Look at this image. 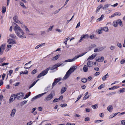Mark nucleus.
Wrapping results in <instances>:
<instances>
[{
	"label": "nucleus",
	"mask_w": 125,
	"mask_h": 125,
	"mask_svg": "<svg viewBox=\"0 0 125 125\" xmlns=\"http://www.w3.org/2000/svg\"><path fill=\"white\" fill-rule=\"evenodd\" d=\"M37 71L36 70H34L31 72V73L32 74H34L35 73L37 72Z\"/></svg>",
	"instance_id": "obj_53"
},
{
	"label": "nucleus",
	"mask_w": 125,
	"mask_h": 125,
	"mask_svg": "<svg viewBox=\"0 0 125 125\" xmlns=\"http://www.w3.org/2000/svg\"><path fill=\"white\" fill-rule=\"evenodd\" d=\"M121 124L122 125H125V120L121 121Z\"/></svg>",
	"instance_id": "obj_57"
},
{
	"label": "nucleus",
	"mask_w": 125,
	"mask_h": 125,
	"mask_svg": "<svg viewBox=\"0 0 125 125\" xmlns=\"http://www.w3.org/2000/svg\"><path fill=\"white\" fill-rule=\"evenodd\" d=\"M67 88L66 87H63L61 90V94H62L64 93L66 90Z\"/></svg>",
	"instance_id": "obj_24"
},
{
	"label": "nucleus",
	"mask_w": 125,
	"mask_h": 125,
	"mask_svg": "<svg viewBox=\"0 0 125 125\" xmlns=\"http://www.w3.org/2000/svg\"><path fill=\"white\" fill-rule=\"evenodd\" d=\"M16 98L15 94H13L12 95L9 100V102H12L15 100Z\"/></svg>",
	"instance_id": "obj_13"
},
{
	"label": "nucleus",
	"mask_w": 125,
	"mask_h": 125,
	"mask_svg": "<svg viewBox=\"0 0 125 125\" xmlns=\"http://www.w3.org/2000/svg\"><path fill=\"white\" fill-rule=\"evenodd\" d=\"M88 67L86 65H84L83 68V71L84 72H86L88 71Z\"/></svg>",
	"instance_id": "obj_25"
},
{
	"label": "nucleus",
	"mask_w": 125,
	"mask_h": 125,
	"mask_svg": "<svg viewBox=\"0 0 125 125\" xmlns=\"http://www.w3.org/2000/svg\"><path fill=\"white\" fill-rule=\"evenodd\" d=\"M102 31V30H101V28H100V30H98V33L99 34H100L102 33L101 31Z\"/></svg>",
	"instance_id": "obj_59"
},
{
	"label": "nucleus",
	"mask_w": 125,
	"mask_h": 125,
	"mask_svg": "<svg viewBox=\"0 0 125 125\" xmlns=\"http://www.w3.org/2000/svg\"><path fill=\"white\" fill-rule=\"evenodd\" d=\"M82 95V94L78 96V98L77 99V100L75 101V102H76L77 101L81 98Z\"/></svg>",
	"instance_id": "obj_45"
},
{
	"label": "nucleus",
	"mask_w": 125,
	"mask_h": 125,
	"mask_svg": "<svg viewBox=\"0 0 125 125\" xmlns=\"http://www.w3.org/2000/svg\"><path fill=\"white\" fill-rule=\"evenodd\" d=\"M90 95H88L87 96H85L83 98V100H85L88 98L90 96Z\"/></svg>",
	"instance_id": "obj_51"
},
{
	"label": "nucleus",
	"mask_w": 125,
	"mask_h": 125,
	"mask_svg": "<svg viewBox=\"0 0 125 125\" xmlns=\"http://www.w3.org/2000/svg\"><path fill=\"white\" fill-rule=\"evenodd\" d=\"M101 30H102V31H104L106 32H108V28L107 27H101Z\"/></svg>",
	"instance_id": "obj_22"
},
{
	"label": "nucleus",
	"mask_w": 125,
	"mask_h": 125,
	"mask_svg": "<svg viewBox=\"0 0 125 125\" xmlns=\"http://www.w3.org/2000/svg\"><path fill=\"white\" fill-rule=\"evenodd\" d=\"M31 92H29L28 94L26 95L24 98V99H25L28 97L30 95Z\"/></svg>",
	"instance_id": "obj_41"
},
{
	"label": "nucleus",
	"mask_w": 125,
	"mask_h": 125,
	"mask_svg": "<svg viewBox=\"0 0 125 125\" xmlns=\"http://www.w3.org/2000/svg\"><path fill=\"white\" fill-rule=\"evenodd\" d=\"M95 60L97 62H102L104 60V58L102 56L101 57V58H99V57H96Z\"/></svg>",
	"instance_id": "obj_19"
},
{
	"label": "nucleus",
	"mask_w": 125,
	"mask_h": 125,
	"mask_svg": "<svg viewBox=\"0 0 125 125\" xmlns=\"http://www.w3.org/2000/svg\"><path fill=\"white\" fill-rule=\"evenodd\" d=\"M24 28L26 31V32L27 34L28 35H30L34 36L35 34L34 33H29L30 32V31L28 29L27 27L26 26H24Z\"/></svg>",
	"instance_id": "obj_11"
},
{
	"label": "nucleus",
	"mask_w": 125,
	"mask_h": 125,
	"mask_svg": "<svg viewBox=\"0 0 125 125\" xmlns=\"http://www.w3.org/2000/svg\"><path fill=\"white\" fill-rule=\"evenodd\" d=\"M113 25L115 27H117L118 25L117 20L114 21L113 23Z\"/></svg>",
	"instance_id": "obj_31"
},
{
	"label": "nucleus",
	"mask_w": 125,
	"mask_h": 125,
	"mask_svg": "<svg viewBox=\"0 0 125 125\" xmlns=\"http://www.w3.org/2000/svg\"><path fill=\"white\" fill-rule=\"evenodd\" d=\"M117 24L120 25L122 27L123 26L122 23L120 19L117 20Z\"/></svg>",
	"instance_id": "obj_27"
},
{
	"label": "nucleus",
	"mask_w": 125,
	"mask_h": 125,
	"mask_svg": "<svg viewBox=\"0 0 125 125\" xmlns=\"http://www.w3.org/2000/svg\"><path fill=\"white\" fill-rule=\"evenodd\" d=\"M62 64L57 63L54 65L51 68V70L54 69L57 67H59Z\"/></svg>",
	"instance_id": "obj_16"
},
{
	"label": "nucleus",
	"mask_w": 125,
	"mask_h": 125,
	"mask_svg": "<svg viewBox=\"0 0 125 125\" xmlns=\"http://www.w3.org/2000/svg\"><path fill=\"white\" fill-rule=\"evenodd\" d=\"M77 68L76 66H73L71 67L66 72V74L63 77V80H64L67 79L71 73H73Z\"/></svg>",
	"instance_id": "obj_2"
},
{
	"label": "nucleus",
	"mask_w": 125,
	"mask_h": 125,
	"mask_svg": "<svg viewBox=\"0 0 125 125\" xmlns=\"http://www.w3.org/2000/svg\"><path fill=\"white\" fill-rule=\"evenodd\" d=\"M87 81V79L85 78H83L82 80V81L83 83H86Z\"/></svg>",
	"instance_id": "obj_40"
},
{
	"label": "nucleus",
	"mask_w": 125,
	"mask_h": 125,
	"mask_svg": "<svg viewBox=\"0 0 125 125\" xmlns=\"http://www.w3.org/2000/svg\"><path fill=\"white\" fill-rule=\"evenodd\" d=\"M110 4H107L104 5L103 8V9L104 10H105L109 6Z\"/></svg>",
	"instance_id": "obj_36"
},
{
	"label": "nucleus",
	"mask_w": 125,
	"mask_h": 125,
	"mask_svg": "<svg viewBox=\"0 0 125 125\" xmlns=\"http://www.w3.org/2000/svg\"><path fill=\"white\" fill-rule=\"evenodd\" d=\"M118 5V4L117 3H116L114 4L113 5H111V6L115 7L117 6Z\"/></svg>",
	"instance_id": "obj_64"
},
{
	"label": "nucleus",
	"mask_w": 125,
	"mask_h": 125,
	"mask_svg": "<svg viewBox=\"0 0 125 125\" xmlns=\"http://www.w3.org/2000/svg\"><path fill=\"white\" fill-rule=\"evenodd\" d=\"M61 80V79L60 78H58L56 79L55 80V82H56L57 83L58 82H59Z\"/></svg>",
	"instance_id": "obj_61"
},
{
	"label": "nucleus",
	"mask_w": 125,
	"mask_h": 125,
	"mask_svg": "<svg viewBox=\"0 0 125 125\" xmlns=\"http://www.w3.org/2000/svg\"><path fill=\"white\" fill-rule=\"evenodd\" d=\"M53 26H52L50 27L47 30V31L49 32L50 31H51L53 28Z\"/></svg>",
	"instance_id": "obj_42"
},
{
	"label": "nucleus",
	"mask_w": 125,
	"mask_h": 125,
	"mask_svg": "<svg viewBox=\"0 0 125 125\" xmlns=\"http://www.w3.org/2000/svg\"><path fill=\"white\" fill-rule=\"evenodd\" d=\"M104 17V16L103 15H102L97 20V21L99 22L102 21Z\"/></svg>",
	"instance_id": "obj_26"
},
{
	"label": "nucleus",
	"mask_w": 125,
	"mask_h": 125,
	"mask_svg": "<svg viewBox=\"0 0 125 125\" xmlns=\"http://www.w3.org/2000/svg\"><path fill=\"white\" fill-rule=\"evenodd\" d=\"M112 11V10H106L105 11V12L106 14H108L110 12H111Z\"/></svg>",
	"instance_id": "obj_55"
},
{
	"label": "nucleus",
	"mask_w": 125,
	"mask_h": 125,
	"mask_svg": "<svg viewBox=\"0 0 125 125\" xmlns=\"http://www.w3.org/2000/svg\"><path fill=\"white\" fill-rule=\"evenodd\" d=\"M68 40V38H67L65 39L64 40V42L65 45L67 43V42Z\"/></svg>",
	"instance_id": "obj_49"
},
{
	"label": "nucleus",
	"mask_w": 125,
	"mask_h": 125,
	"mask_svg": "<svg viewBox=\"0 0 125 125\" xmlns=\"http://www.w3.org/2000/svg\"><path fill=\"white\" fill-rule=\"evenodd\" d=\"M9 64V63H3L2 65H0V66H3L5 65H7Z\"/></svg>",
	"instance_id": "obj_60"
},
{
	"label": "nucleus",
	"mask_w": 125,
	"mask_h": 125,
	"mask_svg": "<svg viewBox=\"0 0 125 125\" xmlns=\"http://www.w3.org/2000/svg\"><path fill=\"white\" fill-rule=\"evenodd\" d=\"M55 92L54 91H52L51 93L48 94L45 98L44 100L45 101L47 102L48 101H50L52 99L53 96L55 95Z\"/></svg>",
	"instance_id": "obj_4"
},
{
	"label": "nucleus",
	"mask_w": 125,
	"mask_h": 125,
	"mask_svg": "<svg viewBox=\"0 0 125 125\" xmlns=\"http://www.w3.org/2000/svg\"><path fill=\"white\" fill-rule=\"evenodd\" d=\"M97 55V54L95 53L92 54L88 57V58L87 59V61H88L89 60H93L95 57Z\"/></svg>",
	"instance_id": "obj_14"
},
{
	"label": "nucleus",
	"mask_w": 125,
	"mask_h": 125,
	"mask_svg": "<svg viewBox=\"0 0 125 125\" xmlns=\"http://www.w3.org/2000/svg\"><path fill=\"white\" fill-rule=\"evenodd\" d=\"M59 101V99L57 98H55L53 101V103H55Z\"/></svg>",
	"instance_id": "obj_56"
},
{
	"label": "nucleus",
	"mask_w": 125,
	"mask_h": 125,
	"mask_svg": "<svg viewBox=\"0 0 125 125\" xmlns=\"http://www.w3.org/2000/svg\"><path fill=\"white\" fill-rule=\"evenodd\" d=\"M86 53V52H85L83 53H82L79 55L75 56L72 59L73 61H75V60H76L78 58L80 57H81L82 56H83Z\"/></svg>",
	"instance_id": "obj_17"
},
{
	"label": "nucleus",
	"mask_w": 125,
	"mask_h": 125,
	"mask_svg": "<svg viewBox=\"0 0 125 125\" xmlns=\"http://www.w3.org/2000/svg\"><path fill=\"white\" fill-rule=\"evenodd\" d=\"M16 111V109L15 108H13L11 111L10 114V116L12 117H14L15 116Z\"/></svg>",
	"instance_id": "obj_7"
},
{
	"label": "nucleus",
	"mask_w": 125,
	"mask_h": 125,
	"mask_svg": "<svg viewBox=\"0 0 125 125\" xmlns=\"http://www.w3.org/2000/svg\"><path fill=\"white\" fill-rule=\"evenodd\" d=\"M110 49L112 50H114L115 49V46L113 45H111L110 47Z\"/></svg>",
	"instance_id": "obj_47"
},
{
	"label": "nucleus",
	"mask_w": 125,
	"mask_h": 125,
	"mask_svg": "<svg viewBox=\"0 0 125 125\" xmlns=\"http://www.w3.org/2000/svg\"><path fill=\"white\" fill-rule=\"evenodd\" d=\"M20 5L24 9H27V8L25 6L24 3L22 2H20Z\"/></svg>",
	"instance_id": "obj_34"
},
{
	"label": "nucleus",
	"mask_w": 125,
	"mask_h": 125,
	"mask_svg": "<svg viewBox=\"0 0 125 125\" xmlns=\"http://www.w3.org/2000/svg\"><path fill=\"white\" fill-rule=\"evenodd\" d=\"M120 62L122 64L125 63V58L122 60Z\"/></svg>",
	"instance_id": "obj_48"
},
{
	"label": "nucleus",
	"mask_w": 125,
	"mask_h": 125,
	"mask_svg": "<svg viewBox=\"0 0 125 125\" xmlns=\"http://www.w3.org/2000/svg\"><path fill=\"white\" fill-rule=\"evenodd\" d=\"M60 55L58 54L52 58L51 59V61H53L57 60L60 57Z\"/></svg>",
	"instance_id": "obj_18"
},
{
	"label": "nucleus",
	"mask_w": 125,
	"mask_h": 125,
	"mask_svg": "<svg viewBox=\"0 0 125 125\" xmlns=\"http://www.w3.org/2000/svg\"><path fill=\"white\" fill-rule=\"evenodd\" d=\"M67 106L66 104H61V106L62 107H63Z\"/></svg>",
	"instance_id": "obj_54"
},
{
	"label": "nucleus",
	"mask_w": 125,
	"mask_h": 125,
	"mask_svg": "<svg viewBox=\"0 0 125 125\" xmlns=\"http://www.w3.org/2000/svg\"><path fill=\"white\" fill-rule=\"evenodd\" d=\"M62 8V7L61 8L59 9L55 10L54 12V14H56L58 13L61 9Z\"/></svg>",
	"instance_id": "obj_43"
},
{
	"label": "nucleus",
	"mask_w": 125,
	"mask_h": 125,
	"mask_svg": "<svg viewBox=\"0 0 125 125\" xmlns=\"http://www.w3.org/2000/svg\"><path fill=\"white\" fill-rule=\"evenodd\" d=\"M103 121V120H95L94 121V122L96 123H100V122H102Z\"/></svg>",
	"instance_id": "obj_46"
},
{
	"label": "nucleus",
	"mask_w": 125,
	"mask_h": 125,
	"mask_svg": "<svg viewBox=\"0 0 125 125\" xmlns=\"http://www.w3.org/2000/svg\"><path fill=\"white\" fill-rule=\"evenodd\" d=\"M55 31L59 32V33L62 32V30H60L58 29H55Z\"/></svg>",
	"instance_id": "obj_58"
},
{
	"label": "nucleus",
	"mask_w": 125,
	"mask_h": 125,
	"mask_svg": "<svg viewBox=\"0 0 125 125\" xmlns=\"http://www.w3.org/2000/svg\"><path fill=\"white\" fill-rule=\"evenodd\" d=\"M119 113L112 114L109 117V118H112L116 115Z\"/></svg>",
	"instance_id": "obj_28"
},
{
	"label": "nucleus",
	"mask_w": 125,
	"mask_h": 125,
	"mask_svg": "<svg viewBox=\"0 0 125 125\" xmlns=\"http://www.w3.org/2000/svg\"><path fill=\"white\" fill-rule=\"evenodd\" d=\"M2 12L3 13H5V12L6 10V7H5L4 6H3L2 7Z\"/></svg>",
	"instance_id": "obj_38"
},
{
	"label": "nucleus",
	"mask_w": 125,
	"mask_h": 125,
	"mask_svg": "<svg viewBox=\"0 0 125 125\" xmlns=\"http://www.w3.org/2000/svg\"><path fill=\"white\" fill-rule=\"evenodd\" d=\"M109 76L108 73H107L106 75L102 77V80L103 81H105L106 79Z\"/></svg>",
	"instance_id": "obj_29"
},
{
	"label": "nucleus",
	"mask_w": 125,
	"mask_h": 125,
	"mask_svg": "<svg viewBox=\"0 0 125 125\" xmlns=\"http://www.w3.org/2000/svg\"><path fill=\"white\" fill-rule=\"evenodd\" d=\"M39 80V79H38L36 81H34L33 83L31 84V85L30 86L29 88L30 89L33 86L35 83L37 82Z\"/></svg>",
	"instance_id": "obj_32"
},
{
	"label": "nucleus",
	"mask_w": 125,
	"mask_h": 125,
	"mask_svg": "<svg viewBox=\"0 0 125 125\" xmlns=\"http://www.w3.org/2000/svg\"><path fill=\"white\" fill-rule=\"evenodd\" d=\"M19 83H20L19 82H16V83H15L13 85H14L15 86H17L19 85Z\"/></svg>",
	"instance_id": "obj_63"
},
{
	"label": "nucleus",
	"mask_w": 125,
	"mask_h": 125,
	"mask_svg": "<svg viewBox=\"0 0 125 125\" xmlns=\"http://www.w3.org/2000/svg\"><path fill=\"white\" fill-rule=\"evenodd\" d=\"M16 36L14 34H10L9 36L8 39L7 40V42L11 44H15L17 43L15 40L14 39L16 38Z\"/></svg>",
	"instance_id": "obj_3"
},
{
	"label": "nucleus",
	"mask_w": 125,
	"mask_h": 125,
	"mask_svg": "<svg viewBox=\"0 0 125 125\" xmlns=\"http://www.w3.org/2000/svg\"><path fill=\"white\" fill-rule=\"evenodd\" d=\"M5 57H4L3 58H0V61L1 63L3 62L4 60H5Z\"/></svg>",
	"instance_id": "obj_52"
},
{
	"label": "nucleus",
	"mask_w": 125,
	"mask_h": 125,
	"mask_svg": "<svg viewBox=\"0 0 125 125\" xmlns=\"http://www.w3.org/2000/svg\"><path fill=\"white\" fill-rule=\"evenodd\" d=\"M13 19L14 21L15 22L19 24H22V22L18 20L17 16H14L13 18Z\"/></svg>",
	"instance_id": "obj_9"
},
{
	"label": "nucleus",
	"mask_w": 125,
	"mask_h": 125,
	"mask_svg": "<svg viewBox=\"0 0 125 125\" xmlns=\"http://www.w3.org/2000/svg\"><path fill=\"white\" fill-rule=\"evenodd\" d=\"M104 84H101L100 86H99L98 87V89H100L104 87Z\"/></svg>",
	"instance_id": "obj_44"
},
{
	"label": "nucleus",
	"mask_w": 125,
	"mask_h": 125,
	"mask_svg": "<svg viewBox=\"0 0 125 125\" xmlns=\"http://www.w3.org/2000/svg\"><path fill=\"white\" fill-rule=\"evenodd\" d=\"M117 45L120 48H121L122 47L121 44L120 43H118L117 44Z\"/></svg>",
	"instance_id": "obj_50"
},
{
	"label": "nucleus",
	"mask_w": 125,
	"mask_h": 125,
	"mask_svg": "<svg viewBox=\"0 0 125 125\" xmlns=\"http://www.w3.org/2000/svg\"><path fill=\"white\" fill-rule=\"evenodd\" d=\"M46 92H44V93H42L41 94H39L34 97L33 98H32L31 99V100L32 101H33L35 100V99H36L38 98H39L41 97H42L43 95L46 94Z\"/></svg>",
	"instance_id": "obj_8"
},
{
	"label": "nucleus",
	"mask_w": 125,
	"mask_h": 125,
	"mask_svg": "<svg viewBox=\"0 0 125 125\" xmlns=\"http://www.w3.org/2000/svg\"><path fill=\"white\" fill-rule=\"evenodd\" d=\"M31 62V61H30L29 62H28V63H26V64H25V67H24V68L26 69H29L31 67H26L27 66V65L29 64V63H30Z\"/></svg>",
	"instance_id": "obj_33"
},
{
	"label": "nucleus",
	"mask_w": 125,
	"mask_h": 125,
	"mask_svg": "<svg viewBox=\"0 0 125 125\" xmlns=\"http://www.w3.org/2000/svg\"><path fill=\"white\" fill-rule=\"evenodd\" d=\"M98 104H96L95 105H92L91 106L94 109H96L98 108Z\"/></svg>",
	"instance_id": "obj_35"
},
{
	"label": "nucleus",
	"mask_w": 125,
	"mask_h": 125,
	"mask_svg": "<svg viewBox=\"0 0 125 125\" xmlns=\"http://www.w3.org/2000/svg\"><path fill=\"white\" fill-rule=\"evenodd\" d=\"M88 37L89 36L88 34H83L80 37L79 42H81L84 39H87Z\"/></svg>",
	"instance_id": "obj_10"
},
{
	"label": "nucleus",
	"mask_w": 125,
	"mask_h": 125,
	"mask_svg": "<svg viewBox=\"0 0 125 125\" xmlns=\"http://www.w3.org/2000/svg\"><path fill=\"white\" fill-rule=\"evenodd\" d=\"M100 51V50L97 48L95 49L94 50V52H99Z\"/></svg>",
	"instance_id": "obj_62"
},
{
	"label": "nucleus",
	"mask_w": 125,
	"mask_h": 125,
	"mask_svg": "<svg viewBox=\"0 0 125 125\" xmlns=\"http://www.w3.org/2000/svg\"><path fill=\"white\" fill-rule=\"evenodd\" d=\"M73 62L72 59H69L67 60H65L64 61V62Z\"/></svg>",
	"instance_id": "obj_39"
},
{
	"label": "nucleus",
	"mask_w": 125,
	"mask_h": 125,
	"mask_svg": "<svg viewBox=\"0 0 125 125\" xmlns=\"http://www.w3.org/2000/svg\"><path fill=\"white\" fill-rule=\"evenodd\" d=\"M50 68H48L45 70L43 71L40 73L37 77V78L41 77L42 76H44L46 74L48 73V71L50 70Z\"/></svg>",
	"instance_id": "obj_5"
},
{
	"label": "nucleus",
	"mask_w": 125,
	"mask_h": 125,
	"mask_svg": "<svg viewBox=\"0 0 125 125\" xmlns=\"http://www.w3.org/2000/svg\"><path fill=\"white\" fill-rule=\"evenodd\" d=\"M121 15V13L120 12H116L112 15L109 16V17L110 18H111L115 16H120Z\"/></svg>",
	"instance_id": "obj_12"
},
{
	"label": "nucleus",
	"mask_w": 125,
	"mask_h": 125,
	"mask_svg": "<svg viewBox=\"0 0 125 125\" xmlns=\"http://www.w3.org/2000/svg\"><path fill=\"white\" fill-rule=\"evenodd\" d=\"M13 23L15 24L13 29L17 36L21 38H26V36L23 31L15 23Z\"/></svg>",
	"instance_id": "obj_1"
},
{
	"label": "nucleus",
	"mask_w": 125,
	"mask_h": 125,
	"mask_svg": "<svg viewBox=\"0 0 125 125\" xmlns=\"http://www.w3.org/2000/svg\"><path fill=\"white\" fill-rule=\"evenodd\" d=\"M6 46V44L5 43L1 45L0 47V49L3 52L5 50Z\"/></svg>",
	"instance_id": "obj_21"
},
{
	"label": "nucleus",
	"mask_w": 125,
	"mask_h": 125,
	"mask_svg": "<svg viewBox=\"0 0 125 125\" xmlns=\"http://www.w3.org/2000/svg\"><path fill=\"white\" fill-rule=\"evenodd\" d=\"M8 43V44L7 45V49L6 50V51H7V52L8 51L11 49L12 47V45L14 44L9 43Z\"/></svg>",
	"instance_id": "obj_20"
},
{
	"label": "nucleus",
	"mask_w": 125,
	"mask_h": 125,
	"mask_svg": "<svg viewBox=\"0 0 125 125\" xmlns=\"http://www.w3.org/2000/svg\"><path fill=\"white\" fill-rule=\"evenodd\" d=\"M125 92V88H123L119 90L118 92L119 93H121Z\"/></svg>",
	"instance_id": "obj_37"
},
{
	"label": "nucleus",
	"mask_w": 125,
	"mask_h": 125,
	"mask_svg": "<svg viewBox=\"0 0 125 125\" xmlns=\"http://www.w3.org/2000/svg\"><path fill=\"white\" fill-rule=\"evenodd\" d=\"M24 95V94L21 92L17 94H16V96L17 99L19 100H20L22 99Z\"/></svg>",
	"instance_id": "obj_6"
},
{
	"label": "nucleus",
	"mask_w": 125,
	"mask_h": 125,
	"mask_svg": "<svg viewBox=\"0 0 125 125\" xmlns=\"http://www.w3.org/2000/svg\"><path fill=\"white\" fill-rule=\"evenodd\" d=\"M113 109V106L110 105L107 108V110L110 112H111Z\"/></svg>",
	"instance_id": "obj_23"
},
{
	"label": "nucleus",
	"mask_w": 125,
	"mask_h": 125,
	"mask_svg": "<svg viewBox=\"0 0 125 125\" xmlns=\"http://www.w3.org/2000/svg\"><path fill=\"white\" fill-rule=\"evenodd\" d=\"M87 61V67H92L93 65V62L91 61H90L89 60Z\"/></svg>",
	"instance_id": "obj_15"
},
{
	"label": "nucleus",
	"mask_w": 125,
	"mask_h": 125,
	"mask_svg": "<svg viewBox=\"0 0 125 125\" xmlns=\"http://www.w3.org/2000/svg\"><path fill=\"white\" fill-rule=\"evenodd\" d=\"M90 37L91 39H96V35L94 34L91 35Z\"/></svg>",
	"instance_id": "obj_30"
}]
</instances>
